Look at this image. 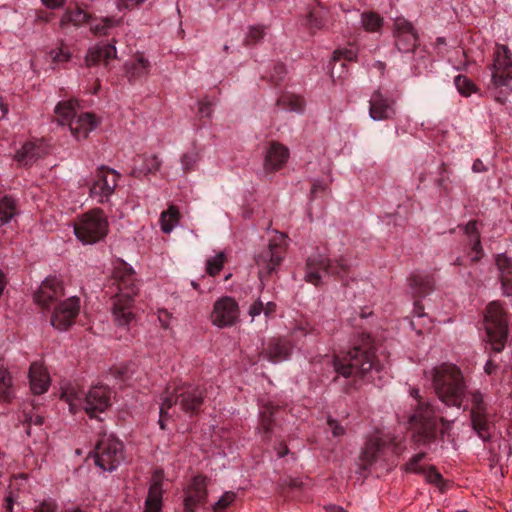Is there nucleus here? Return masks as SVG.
Instances as JSON below:
<instances>
[{"label":"nucleus","mask_w":512,"mask_h":512,"mask_svg":"<svg viewBox=\"0 0 512 512\" xmlns=\"http://www.w3.org/2000/svg\"><path fill=\"white\" fill-rule=\"evenodd\" d=\"M35 512H56V504L52 501H43Z\"/></svg>","instance_id":"58"},{"label":"nucleus","mask_w":512,"mask_h":512,"mask_svg":"<svg viewBox=\"0 0 512 512\" xmlns=\"http://www.w3.org/2000/svg\"><path fill=\"white\" fill-rule=\"evenodd\" d=\"M308 21L312 27H315L317 29H321L325 26L324 21L322 19L317 18L313 12L309 14Z\"/></svg>","instance_id":"60"},{"label":"nucleus","mask_w":512,"mask_h":512,"mask_svg":"<svg viewBox=\"0 0 512 512\" xmlns=\"http://www.w3.org/2000/svg\"><path fill=\"white\" fill-rule=\"evenodd\" d=\"M421 473L424 474L425 479L429 483L440 486L443 482L442 475L433 466L424 468Z\"/></svg>","instance_id":"49"},{"label":"nucleus","mask_w":512,"mask_h":512,"mask_svg":"<svg viewBox=\"0 0 512 512\" xmlns=\"http://www.w3.org/2000/svg\"><path fill=\"white\" fill-rule=\"evenodd\" d=\"M496 265L500 271L503 293L509 296L512 294V259L506 254H498L496 256Z\"/></svg>","instance_id":"31"},{"label":"nucleus","mask_w":512,"mask_h":512,"mask_svg":"<svg viewBox=\"0 0 512 512\" xmlns=\"http://www.w3.org/2000/svg\"><path fill=\"white\" fill-rule=\"evenodd\" d=\"M41 142L28 141L16 152L15 160L23 166L31 165L44 154Z\"/></svg>","instance_id":"28"},{"label":"nucleus","mask_w":512,"mask_h":512,"mask_svg":"<svg viewBox=\"0 0 512 512\" xmlns=\"http://www.w3.org/2000/svg\"><path fill=\"white\" fill-rule=\"evenodd\" d=\"M383 23V18L376 12L365 11L361 14V25L366 32H379Z\"/></svg>","instance_id":"37"},{"label":"nucleus","mask_w":512,"mask_h":512,"mask_svg":"<svg viewBox=\"0 0 512 512\" xmlns=\"http://www.w3.org/2000/svg\"><path fill=\"white\" fill-rule=\"evenodd\" d=\"M95 464L103 471H114L124 460V446L113 435L104 434L94 451Z\"/></svg>","instance_id":"11"},{"label":"nucleus","mask_w":512,"mask_h":512,"mask_svg":"<svg viewBox=\"0 0 512 512\" xmlns=\"http://www.w3.org/2000/svg\"><path fill=\"white\" fill-rule=\"evenodd\" d=\"M163 472L156 471L152 476V481L148 490V495L144 503L143 512H161L162 511V480Z\"/></svg>","instance_id":"25"},{"label":"nucleus","mask_w":512,"mask_h":512,"mask_svg":"<svg viewBox=\"0 0 512 512\" xmlns=\"http://www.w3.org/2000/svg\"><path fill=\"white\" fill-rule=\"evenodd\" d=\"M464 233L468 240H474L476 237L480 238V233L477 228V221L471 220L464 227Z\"/></svg>","instance_id":"54"},{"label":"nucleus","mask_w":512,"mask_h":512,"mask_svg":"<svg viewBox=\"0 0 512 512\" xmlns=\"http://www.w3.org/2000/svg\"><path fill=\"white\" fill-rule=\"evenodd\" d=\"M116 40L111 43H97L91 46L85 56L86 66L91 67L103 63L108 66L110 61L117 57Z\"/></svg>","instance_id":"24"},{"label":"nucleus","mask_w":512,"mask_h":512,"mask_svg":"<svg viewBox=\"0 0 512 512\" xmlns=\"http://www.w3.org/2000/svg\"><path fill=\"white\" fill-rule=\"evenodd\" d=\"M180 213L176 206L170 205L160 215V227L163 233L169 234L179 223Z\"/></svg>","instance_id":"36"},{"label":"nucleus","mask_w":512,"mask_h":512,"mask_svg":"<svg viewBox=\"0 0 512 512\" xmlns=\"http://www.w3.org/2000/svg\"><path fill=\"white\" fill-rule=\"evenodd\" d=\"M335 371L344 376H367L373 369L379 370L375 361L373 340L369 334H360L353 343V347L343 359L334 360Z\"/></svg>","instance_id":"3"},{"label":"nucleus","mask_w":512,"mask_h":512,"mask_svg":"<svg viewBox=\"0 0 512 512\" xmlns=\"http://www.w3.org/2000/svg\"><path fill=\"white\" fill-rule=\"evenodd\" d=\"M326 512H348L343 507L337 505H328L325 507Z\"/></svg>","instance_id":"64"},{"label":"nucleus","mask_w":512,"mask_h":512,"mask_svg":"<svg viewBox=\"0 0 512 512\" xmlns=\"http://www.w3.org/2000/svg\"><path fill=\"white\" fill-rule=\"evenodd\" d=\"M125 75L128 80L135 81L143 77H147L151 64L142 53H136L132 60L125 63Z\"/></svg>","instance_id":"27"},{"label":"nucleus","mask_w":512,"mask_h":512,"mask_svg":"<svg viewBox=\"0 0 512 512\" xmlns=\"http://www.w3.org/2000/svg\"><path fill=\"white\" fill-rule=\"evenodd\" d=\"M119 177L115 170L105 166L100 167L94 175L90 196L99 203L107 202L117 187Z\"/></svg>","instance_id":"14"},{"label":"nucleus","mask_w":512,"mask_h":512,"mask_svg":"<svg viewBox=\"0 0 512 512\" xmlns=\"http://www.w3.org/2000/svg\"><path fill=\"white\" fill-rule=\"evenodd\" d=\"M13 505H14V498H13L12 493H9V495H7L4 500L3 506L5 509V512H13Z\"/></svg>","instance_id":"61"},{"label":"nucleus","mask_w":512,"mask_h":512,"mask_svg":"<svg viewBox=\"0 0 512 512\" xmlns=\"http://www.w3.org/2000/svg\"><path fill=\"white\" fill-rule=\"evenodd\" d=\"M137 160L143 161V166L140 168H134L133 174L134 175H140V174H148L157 171L160 168L161 161L159 160L158 156L156 155H142L138 156Z\"/></svg>","instance_id":"39"},{"label":"nucleus","mask_w":512,"mask_h":512,"mask_svg":"<svg viewBox=\"0 0 512 512\" xmlns=\"http://www.w3.org/2000/svg\"><path fill=\"white\" fill-rule=\"evenodd\" d=\"M395 45L400 52H413L418 45V34L412 23L404 18H397L394 23Z\"/></svg>","instance_id":"19"},{"label":"nucleus","mask_w":512,"mask_h":512,"mask_svg":"<svg viewBox=\"0 0 512 512\" xmlns=\"http://www.w3.org/2000/svg\"><path fill=\"white\" fill-rule=\"evenodd\" d=\"M198 106V113L201 117L210 118L212 116L214 101L205 97L199 101Z\"/></svg>","instance_id":"51"},{"label":"nucleus","mask_w":512,"mask_h":512,"mask_svg":"<svg viewBox=\"0 0 512 512\" xmlns=\"http://www.w3.org/2000/svg\"><path fill=\"white\" fill-rule=\"evenodd\" d=\"M386 442L380 437L369 438L361 449L357 460L358 473L363 474L377 461L382 453Z\"/></svg>","instance_id":"20"},{"label":"nucleus","mask_w":512,"mask_h":512,"mask_svg":"<svg viewBox=\"0 0 512 512\" xmlns=\"http://www.w3.org/2000/svg\"><path fill=\"white\" fill-rule=\"evenodd\" d=\"M328 426L330 427L334 437H340L345 434V428L334 419H328Z\"/></svg>","instance_id":"57"},{"label":"nucleus","mask_w":512,"mask_h":512,"mask_svg":"<svg viewBox=\"0 0 512 512\" xmlns=\"http://www.w3.org/2000/svg\"><path fill=\"white\" fill-rule=\"evenodd\" d=\"M19 214V207L14 197L5 195L0 199V223L8 224L16 215Z\"/></svg>","instance_id":"35"},{"label":"nucleus","mask_w":512,"mask_h":512,"mask_svg":"<svg viewBox=\"0 0 512 512\" xmlns=\"http://www.w3.org/2000/svg\"><path fill=\"white\" fill-rule=\"evenodd\" d=\"M263 312V302L261 299L255 300L248 309V314L252 320Z\"/></svg>","instance_id":"56"},{"label":"nucleus","mask_w":512,"mask_h":512,"mask_svg":"<svg viewBox=\"0 0 512 512\" xmlns=\"http://www.w3.org/2000/svg\"><path fill=\"white\" fill-rule=\"evenodd\" d=\"M429 375L438 399L446 406L461 408L467 395V381L462 370L453 363H442Z\"/></svg>","instance_id":"2"},{"label":"nucleus","mask_w":512,"mask_h":512,"mask_svg":"<svg viewBox=\"0 0 512 512\" xmlns=\"http://www.w3.org/2000/svg\"><path fill=\"white\" fill-rule=\"evenodd\" d=\"M200 159L199 153L196 150L186 152L181 157V164L184 173H188L196 167Z\"/></svg>","instance_id":"45"},{"label":"nucleus","mask_w":512,"mask_h":512,"mask_svg":"<svg viewBox=\"0 0 512 512\" xmlns=\"http://www.w3.org/2000/svg\"><path fill=\"white\" fill-rule=\"evenodd\" d=\"M485 341L491 349L500 353L504 350L509 336V326L506 312L499 302L487 305L484 314Z\"/></svg>","instance_id":"6"},{"label":"nucleus","mask_w":512,"mask_h":512,"mask_svg":"<svg viewBox=\"0 0 512 512\" xmlns=\"http://www.w3.org/2000/svg\"><path fill=\"white\" fill-rule=\"evenodd\" d=\"M349 268L350 264L344 257H339L338 259L331 261L330 259L317 253L311 255L307 259L305 280L308 283L317 286L321 282V275L319 274L320 271L342 277L349 271Z\"/></svg>","instance_id":"10"},{"label":"nucleus","mask_w":512,"mask_h":512,"mask_svg":"<svg viewBox=\"0 0 512 512\" xmlns=\"http://www.w3.org/2000/svg\"><path fill=\"white\" fill-rule=\"evenodd\" d=\"M265 35V26L255 25L249 28V31L246 36L247 44L257 43L259 40L263 38Z\"/></svg>","instance_id":"47"},{"label":"nucleus","mask_w":512,"mask_h":512,"mask_svg":"<svg viewBox=\"0 0 512 512\" xmlns=\"http://www.w3.org/2000/svg\"><path fill=\"white\" fill-rule=\"evenodd\" d=\"M76 106L75 100L59 102L55 107L56 121L62 126L68 125L73 137L82 140L97 128L99 120L89 112L77 115Z\"/></svg>","instance_id":"5"},{"label":"nucleus","mask_w":512,"mask_h":512,"mask_svg":"<svg viewBox=\"0 0 512 512\" xmlns=\"http://www.w3.org/2000/svg\"><path fill=\"white\" fill-rule=\"evenodd\" d=\"M497 368H498V365L494 361L488 360L484 366V371L488 375H491L497 370Z\"/></svg>","instance_id":"63"},{"label":"nucleus","mask_w":512,"mask_h":512,"mask_svg":"<svg viewBox=\"0 0 512 512\" xmlns=\"http://www.w3.org/2000/svg\"><path fill=\"white\" fill-rule=\"evenodd\" d=\"M236 494L232 491L225 492L220 499L214 504V512H223L230 504L234 502Z\"/></svg>","instance_id":"46"},{"label":"nucleus","mask_w":512,"mask_h":512,"mask_svg":"<svg viewBox=\"0 0 512 512\" xmlns=\"http://www.w3.org/2000/svg\"><path fill=\"white\" fill-rule=\"evenodd\" d=\"M286 255V249L283 245L270 241L255 255V263L258 267V277L262 285L268 281L269 277L276 273Z\"/></svg>","instance_id":"12"},{"label":"nucleus","mask_w":512,"mask_h":512,"mask_svg":"<svg viewBox=\"0 0 512 512\" xmlns=\"http://www.w3.org/2000/svg\"><path fill=\"white\" fill-rule=\"evenodd\" d=\"M92 15L76 6L75 8H68L63 13L59 25L60 28L65 29L69 25L80 27L84 24L90 25Z\"/></svg>","instance_id":"29"},{"label":"nucleus","mask_w":512,"mask_h":512,"mask_svg":"<svg viewBox=\"0 0 512 512\" xmlns=\"http://www.w3.org/2000/svg\"><path fill=\"white\" fill-rule=\"evenodd\" d=\"M172 408V399H163L160 404V417H159V426L162 430L166 428L165 420L169 417L168 411Z\"/></svg>","instance_id":"50"},{"label":"nucleus","mask_w":512,"mask_h":512,"mask_svg":"<svg viewBox=\"0 0 512 512\" xmlns=\"http://www.w3.org/2000/svg\"><path fill=\"white\" fill-rule=\"evenodd\" d=\"M291 349L292 347L287 340L276 339L269 343L265 355L269 361L277 363L288 359Z\"/></svg>","instance_id":"32"},{"label":"nucleus","mask_w":512,"mask_h":512,"mask_svg":"<svg viewBox=\"0 0 512 512\" xmlns=\"http://www.w3.org/2000/svg\"><path fill=\"white\" fill-rule=\"evenodd\" d=\"M145 0H116V6L118 10H133L142 3H144Z\"/></svg>","instance_id":"55"},{"label":"nucleus","mask_w":512,"mask_h":512,"mask_svg":"<svg viewBox=\"0 0 512 512\" xmlns=\"http://www.w3.org/2000/svg\"><path fill=\"white\" fill-rule=\"evenodd\" d=\"M277 408L273 406H265L262 408L260 415L261 421L259 425V431L263 432L267 438H270L271 432L273 430L274 418L273 415Z\"/></svg>","instance_id":"41"},{"label":"nucleus","mask_w":512,"mask_h":512,"mask_svg":"<svg viewBox=\"0 0 512 512\" xmlns=\"http://www.w3.org/2000/svg\"><path fill=\"white\" fill-rule=\"evenodd\" d=\"M357 57V53L353 49H338L334 52V60L339 61L341 59L353 61Z\"/></svg>","instance_id":"53"},{"label":"nucleus","mask_w":512,"mask_h":512,"mask_svg":"<svg viewBox=\"0 0 512 512\" xmlns=\"http://www.w3.org/2000/svg\"><path fill=\"white\" fill-rule=\"evenodd\" d=\"M303 99L294 94H283L277 100L276 105L284 110L300 112L303 109Z\"/></svg>","instance_id":"40"},{"label":"nucleus","mask_w":512,"mask_h":512,"mask_svg":"<svg viewBox=\"0 0 512 512\" xmlns=\"http://www.w3.org/2000/svg\"><path fill=\"white\" fill-rule=\"evenodd\" d=\"M276 311V304L274 302H267L266 305L263 304V313L266 317L273 315Z\"/></svg>","instance_id":"62"},{"label":"nucleus","mask_w":512,"mask_h":512,"mask_svg":"<svg viewBox=\"0 0 512 512\" xmlns=\"http://www.w3.org/2000/svg\"><path fill=\"white\" fill-rule=\"evenodd\" d=\"M108 232V220L101 209L83 214L75 223L74 233L83 244H94Z\"/></svg>","instance_id":"8"},{"label":"nucleus","mask_w":512,"mask_h":512,"mask_svg":"<svg viewBox=\"0 0 512 512\" xmlns=\"http://www.w3.org/2000/svg\"><path fill=\"white\" fill-rule=\"evenodd\" d=\"M410 395L418 401L417 409L410 417V422L413 423L416 430V441L422 444L431 443L435 440L437 430L435 410L431 404L420 401L419 389L412 388Z\"/></svg>","instance_id":"7"},{"label":"nucleus","mask_w":512,"mask_h":512,"mask_svg":"<svg viewBox=\"0 0 512 512\" xmlns=\"http://www.w3.org/2000/svg\"><path fill=\"white\" fill-rule=\"evenodd\" d=\"M488 69L491 74L488 90L497 102L503 104L507 96L512 93V53L508 46L495 45L492 63Z\"/></svg>","instance_id":"4"},{"label":"nucleus","mask_w":512,"mask_h":512,"mask_svg":"<svg viewBox=\"0 0 512 512\" xmlns=\"http://www.w3.org/2000/svg\"><path fill=\"white\" fill-rule=\"evenodd\" d=\"M207 478L197 475L188 487L184 499V512H195L198 505L204 504L207 498Z\"/></svg>","instance_id":"23"},{"label":"nucleus","mask_w":512,"mask_h":512,"mask_svg":"<svg viewBox=\"0 0 512 512\" xmlns=\"http://www.w3.org/2000/svg\"><path fill=\"white\" fill-rule=\"evenodd\" d=\"M163 399H172V406L179 405L180 409L190 415L199 412L203 401V391L191 384L175 386L171 391L167 388Z\"/></svg>","instance_id":"13"},{"label":"nucleus","mask_w":512,"mask_h":512,"mask_svg":"<svg viewBox=\"0 0 512 512\" xmlns=\"http://www.w3.org/2000/svg\"><path fill=\"white\" fill-rule=\"evenodd\" d=\"M454 83L459 93L463 96H470L475 91L474 83L466 76H456Z\"/></svg>","instance_id":"44"},{"label":"nucleus","mask_w":512,"mask_h":512,"mask_svg":"<svg viewBox=\"0 0 512 512\" xmlns=\"http://www.w3.org/2000/svg\"><path fill=\"white\" fill-rule=\"evenodd\" d=\"M80 299L77 296L69 297L54 306L50 322L58 330H66L74 324L80 312Z\"/></svg>","instance_id":"17"},{"label":"nucleus","mask_w":512,"mask_h":512,"mask_svg":"<svg viewBox=\"0 0 512 512\" xmlns=\"http://www.w3.org/2000/svg\"><path fill=\"white\" fill-rule=\"evenodd\" d=\"M469 245L471 246V252L474 254L471 257V261L472 262L479 261L484 255L480 238L476 237L474 240H470Z\"/></svg>","instance_id":"52"},{"label":"nucleus","mask_w":512,"mask_h":512,"mask_svg":"<svg viewBox=\"0 0 512 512\" xmlns=\"http://www.w3.org/2000/svg\"><path fill=\"white\" fill-rule=\"evenodd\" d=\"M29 380L31 390L36 395L45 393L50 386V378L47 370L42 364L37 362L30 365Z\"/></svg>","instance_id":"26"},{"label":"nucleus","mask_w":512,"mask_h":512,"mask_svg":"<svg viewBox=\"0 0 512 512\" xmlns=\"http://www.w3.org/2000/svg\"><path fill=\"white\" fill-rule=\"evenodd\" d=\"M434 278L432 275L413 273L410 277V285L419 296H424L434 288Z\"/></svg>","instance_id":"34"},{"label":"nucleus","mask_w":512,"mask_h":512,"mask_svg":"<svg viewBox=\"0 0 512 512\" xmlns=\"http://www.w3.org/2000/svg\"><path fill=\"white\" fill-rule=\"evenodd\" d=\"M225 254L223 252H219L214 257H211L207 260L206 263V271L210 276H216L222 270L225 263Z\"/></svg>","instance_id":"42"},{"label":"nucleus","mask_w":512,"mask_h":512,"mask_svg":"<svg viewBox=\"0 0 512 512\" xmlns=\"http://www.w3.org/2000/svg\"><path fill=\"white\" fill-rule=\"evenodd\" d=\"M85 394L72 385H68L62 389L61 399L64 400L71 413L75 414L80 407L84 406Z\"/></svg>","instance_id":"33"},{"label":"nucleus","mask_w":512,"mask_h":512,"mask_svg":"<svg viewBox=\"0 0 512 512\" xmlns=\"http://www.w3.org/2000/svg\"><path fill=\"white\" fill-rule=\"evenodd\" d=\"M289 155V149L284 144L277 141L270 142L264 156V171L273 173L281 170L287 163Z\"/></svg>","instance_id":"21"},{"label":"nucleus","mask_w":512,"mask_h":512,"mask_svg":"<svg viewBox=\"0 0 512 512\" xmlns=\"http://www.w3.org/2000/svg\"><path fill=\"white\" fill-rule=\"evenodd\" d=\"M111 405V390L105 385L93 386L84 398V411L90 417L105 411Z\"/></svg>","instance_id":"18"},{"label":"nucleus","mask_w":512,"mask_h":512,"mask_svg":"<svg viewBox=\"0 0 512 512\" xmlns=\"http://www.w3.org/2000/svg\"><path fill=\"white\" fill-rule=\"evenodd\" d=\"M395 101L385 97L379 90L375 91L369 101V115L374 121L392 119L396 114Z\"/></svg>","instance_id":"22"},{"label":"nucleus","mask_w":512,"mask_h":512,"mask_svg":"<svg viewBox=\"0 0 512 512\" xmlns=\"http://www.w3.org/2000/svg\"><path fill=\"white\" fill-rule=\"evenodd\" d=\"M469 415L473 430L483 441L491 439V428L493 414L484 395L480 390H473L469 393Z\"/></svg>","instance_id":"9"},{"label":"nucleus","mask_w":512,"mask_h":512,"mask_svg":"<svg viewBox=\"0 0 512 512\" xmlns=\"http://www.w3.org/2000/svg\"><path fill=\"white\" fill-rule=\"evenodd\" d=\"M42 4L48 9H59L63 7L66 0H41Z\"/></svg>","instance_id":"59"},{"label":"nucleus","mask_w":512,"mask_h":512,"mask_svg":"<svg viewBox=\"0 0 512 512\" xmlns=\"http://www.w3.org/2000/svg\"><path fill=\"white\" fill-rule=\"evenodd\" d=\"M425 453H418L414 455L409 462L404 466V470L406 472L413 473H421L423 471V467L419 465V463L424 459Z\"/></svg>","instance_id":"48"},{"label":"nucleus","mask_w":512,"mask_h":512,"mask_svg":"<svg viewBox=\"0 0 512 512\" xmlns=\"http://www.w3.org/2000/svg\"><path fill=\"white\" fill-rule=\"evenodd\" d=\"M239 305L233 297L223 296L217 299L211 312L213 325L224 328L235 325L239 321Z\"/></svg>","instance_id":"15"},{"label":"nucleus","mask_w":512,"mask_h":512,"mask_svg":"<svg viewBox=\"0 0 512 512\" xmlns=\"http://www.w3.org/2000/svg\"><path fill=\"white\" fill-rule=\"evenodd\" d=\"M14 396L12 377L5 368H0V402H10Z\"/></svg>","instance_id":"38"},{"label":"nucleus","mask_w":512,"mask_h":512,"mask_svg":"<svg viewBox=\"0 0 512 512\" xmlns=\"http://www.w3.org/2000/svg\"><path fill=\"white\" fill-rule=\"evenodd\" d=\"M123 18L100 17L91 18L89 30L95 36H108L113 28L121 27Z\"/></svg>","instance_id":"30"},{"label":"nucleus","mask_w":512,"mask_h":512,"mask_svg":"<svg viewBox=\"0 0 512 512\" xmlns=\"http://www.w3.org/2000/svg\"><path fill=\"white\" fill-rule=\"evenodd\" d=\"M65 295L63 282L56 276L47 277L34 293V302L43 309L55 306Z\"/></svg>","instance_id":"16"},{"label":"nucleus","mask_w":512,"mask_h":512,"mask_svg":"<svg viewBox=\"0 0 512 512\" xmlns=\"http://www.w3.org/2000/svg\"><path fill=\"white\" fill-rule=\"evenodd\" d=\"M115 294L111 297V313L118 327H126L135 320L134 299L138 294L135 272L126 263L120 262L112 274Z\"/></svg>","instance_id":"1"},{"label":"nucleus","mask_w":512,"mask_h":512,"mask_svg":"<svg viewBox=\"0 0 512 512\" xmlns=\"http://www.w3.org/2000/svg\"><path fill=\"white\" fill-rule=\"evenodd\" d=\"M49 57L53 63L61 64L70 60L71 53L69 48L65 44L61 43L59 47L52 49L49 52Z\"/></svg>","instance_id":"43"}]
</instances>
